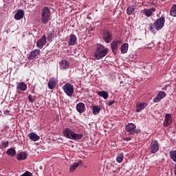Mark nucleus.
Wrapping results in <instances>:
<instances>
[{
    "instance_id": "nucleus-29",
    "label": "nucleus",
    "mask_w": 176,
    "mask_h": 176,
    "mask_svg": "<svg viewBox=\"0 0 176 176\" xmlns=\"http://www.w3.org/2000/svg\"><path fill=\"white\" fill-rule=\"evenodd\" d=\"M7 155L8 156H11V157H13L14 156H16V150L13 148H10L7 151Z\"/></svg>"
},
{
    "instance_id": "nucleus-23",
    "label": "nucleus",
    "mask_w": 176,
    "mask_h": 176,
    "mask_svg": "<svg viewBox=\"0 0 176 176\" xmlns=\"http://www.w3.org/2000/svg\"><path fill=\"white\" fill-rule=\"evenodd\" d=\"M85 103L83 102H79L76 105V110L79 112V113H83L85 112Z\"/></svg>"
},
{
    "instance_id": "nucleus-42",
    "label": "nucleus",
    "mask_w": 176,
    "mask_h": 176,
    "mask_svg": "<svg viewBox=\"0 0 176 176\" xmlns=\"http://www.w3.org/2000/svg\"><path fill=\"white\" fill-rule=\"evenodd\" d=\"M113 173H116V170H113Z\"/></svg>"
},
{
    "instance_id": "nucleus-21",
    "label": "nucleus",
    "mask_w": 176,
    "mask_h": 176,
    "mask_svg": "<svg viewBox=\"0 0 176 176\" xmlns=\"http://www.w3.org/2000/svg\"><path fill=\"white\" fill-rule=\"evenodd\" d=\"M16 89L22 90V91H25L27 90V84L24 82H16Z\"/></svg>"
},
{
    "instance_id": "nucleus-11",
    "label": "nucleus",
    "mask_w": 176,
    "mask_h": 176,
    "mask_svg": "<svg viewBox=\"0 0 176 176\" xmlns=\"http://www.w3.org/2000/svg\"><path fill=\"white\" fill-rule=\"evenodd\" d=\"M155 12H156V8H151L150 9L144 8V10H142V13H144V14L146 15V17H151V16H152V14H153Z\"/></svg>"
},
{
    "instance_id": "nucleus-13",
    "label": "nucleus",
    "mask_w": 176,
    "mask_h": 176,
    "mask_svg": "<svg viewBox=\"0 0 176 176\" xmlns=\"http://www.w3.org/2000/svg\"><path fill=\"white\" fill-rule=\"evenodd\" d=\"M166 97V93L164 91H159L157 96L153 99L154 102H159L160 100H163Z\"/></svg>"
},
{
    "instance_id": "nucleus-3",
    "label": "nucleus",
    "mask_w": 176,
    "mask_h": 176,
    "mask_svg": "<svg viewBox=\"0 0 176 176\" xmlns=\"http://www.w3.org/2000/svg\"><path fill=\"white\" fill-rule=\"evenodd\" d=\"M52 16V13L50 9L48 7H44L42 10L41 13V21L43 24H47L50 17Z\"/></svg>"
},
{
    "instance_id": "nucleus-32",
    "label": "nucleus",
    "mask_w": 176,
    "mask_h": 176,
    "mask_svg": "<svg viewBox=\"0 0 176 176\" xmlns=\"http://www.w3.org/2000/svg\"><path fill=\"white\" fill-rule=\"evenodd\" d=\"M123 157H124L123 153H118L116 157V162H118V163H122L123 162Z\"/></svg>"
},
{
    "instance_id": "nucleus-41",
    "label": "nucleus",
    "mask_w": 176,
    "mask_h": 176,
    "mask_svg": "<svg viewBox=\"0 0 176 176\" xmlns=\"http://www.w3.org/2000/svg\"><path fill=\"white\" fill-rule=\"evenodd\" d=\"M9 113H10V111H9V110L4 111V115H9Z\"/></svg>"
},
{
    "instance_id": "nucleus-28",
    "label": "nucleus",
    "mask_w": 176,
    "mask_h": 176,
    "mask_svg": "<svg viewBox=\"0 0 176 176\" xmlns=\"http://www.w3.org/2000/svg\"><path fill=\"white\" fill-rule=\"evenodd\" d=\"M98 95L100 97H102V98H104V100H107V98H108V96H109L108 91H100L98 92Z\"/></svg>"
},
{
    "instance_id": "nucleus-12",
    "label": "nucleus",
    "mask_w": 176,
    "mask_h": 176,
    "mask_svg": "<svg viewBox=\"0 0 176 176\" xmlns=\"http://www.w3.org/2000/svg\"><path fill=\"white\" fill-rule=\"evenodd\" d=\"M78 38L75 34H70L69 41L67 43L68 46H74L76 43Z\"/></svg>"
},
{
    "instance_id": "nucleus-37",
    "label": "nucleus",
    "mask_w": 176,
    "mask_h": 176,
    "mask_svg": "<svg viewBox=\"0 0 176 176\" xmlns=\"http://www.w3.org/2000/svg\"><path fill=\"white\" fill-rule=\"evenodd\" d=\"M28 100L30 102H35V98H32V95L28 96Z\"/></svg>"
},
{
    "instance_id": "nucleus-34",
    "label": "nucleus",
    "mask_w": 176,
    "mask_h": 176,
    "mask_svg": "<svg viewBox=\"0 0 176 176\" xmlns=\"http://www.w3.org/2000/svg\"><path fill=\"white\" fill-rule=\"evenodd\" d=\"M8 146H9V141L3 142L1 144V149H6V148H8Z\"/></svg>"
},
{
    "instance_id": "nucleus-33",
    "label": "nucleus",
    "mask_w": 176,
    "mask_h": 176,
    "mask_svg": "<svg viewBox=\"0 0 176 176\" xmlns=\"http://www.w3.org/2000/svg\"><path fill=\"white\" fill-rule=\"evenodd\" d=\"M47 41H49V42H52V40L54 38V33L53 32L50 33H47Z\"/></svg>"
},
{
    "instance_id": "nucleus-5",
    "label": "nucleus",
    "mask_w": 176,
    "mask_h": 176,
    "mask_svg": "<svg viewBox=\"0 0 176 176\" xmlns=\"http://www.w3.org/2000/svg\"><path fill=\"white\" fill-rule=\"evenodd\" d=\"M166 23V18L164 16H161L157 19L154 23V27L157 31H160L163 27H164V23Z\"/></svg>"
},
{
    "instance_id": "nucleus-39",
    "label": "nucleus",
    "mask_w": 176,
    "mask_h": 176,
    "mask_svg": "<svg viewBox=\"0 0 176 176\" xmlns=\"http://www.w3.org/2000/svg\"><path fill=\"white\" fill-rule=\"evenodd\" d=\"M123 140L124 141H131V137H126V138H123Z\"/></svg>"
},
{
    "instance_id": "nucleus-8",
    "label": "nucleus",
    "mask_w": 176,
    "mask_h": 176,
    "mask_svg": "<svg viewBox=\"0 0 176 176\" xmlns=\"http://www.w3.org/2000/svg\"><path fill=\"white\" fill-rule=\"evenodd\" d=\"M150 151L151 153H156V152L159 151V142H157V140H153L151 142Z\"/></svg>"
},
{
    "instance_id": "nucleus-6",
    "label": "nucleus",
    "mask_w": 176,
    "mask_h": 176,
    "mask_svg": "<svg viewBox=\"0 0 176 176\" xmlns=\"http://www.w3.org/2000/svg\"><path fill=\"white\" fill-rule=\"evenodd\" d=\"M63 90L69 97H72L74 90V85L67 82L63 86Z\"/></svg>"
},
{
    "instance_id": "nucleus-38",
    "label": "nucleus",
    "mask_w": 176,
    "mask_h": 176,
    "mask_svg": "<svg viewBox=\"0 0 176 176\" xmlns=\"http://www.w3.org/2000/svg\"><path fill=\"white\" fill-rule=\"evenodd\" d=\"M114 103H115V100H109L107 102L108 105H109L110 107H111V105H112Z\"/></svg>"
},
{
    "instance_id": "nucleus-4",
    "label": "nucleus",
    "mask_w": 176,
    "mask_h": 176,
    "mask_svg": "<svg viewBox=\"0 0 176 176\" xmlns=\"http://www.w3.org/2000/svg\"><path fill=\"white\" fill-rule=\"evenodd\" d=\"M125 130L129 133V135H134V134H138L141 133L140 129H137V126L134 123H129L125 126Z\"/></svg>"
},
{
    "instance_id": "nucleus-16",
    "label": "nucleus",
    "mask_w": 176,
    "mask_h": 176,
    "mask_svg": "<svg viewBox=\"0 0 176 176\" xmlns=\"http://www.w3.org/2000/svg\"><path fill=\"white\" fill-rule=\"evenodd\" d=\"M28 137H29L30 140L32 141H34V142L36 141H39L41 137L38 135L36 133L34 132H31L28 135Z\"/></svg>"
},
{
    "instance_id": "nucleus-2",
    "label": "nucleus",
    "mask_w": 176,
    "mask_h": 176,
    "mask_svg": "<svg viewBox=\"0 0 176 176\" xmlns=\"http://www.w3.org/2000/svg\"><path fill=\"white\" fill-rule=\"evenodd\" d=\"M109 49L106 48L104 45L99 44L94 53V57L96 60H101L108 54Z\"/></svg>"
},
{
    "instance_id": "nucleus-10",
    "label": "nucleus",
    "mask_w": 176,
    "mask_h": 176,
    "mask_svg": "<svg viewBox=\"0 0 176 176\" xmlns=\"http://www.w3.org/2000/svg\"><path fill=\"white\" fill-rule=\"evenodd\" d=\"M171 123H173V117L171 116V114H166L164 121V127H168V126H170Z\"/></svg>"
},
{
    "instance_id": "nucleus-20",
    "label": "nucleus",
    "mask_w": 176,
    "mask_h": 176,
    "mask_svg": "<svg viewBox=\"0 0 176 176\" xmlns=\"http://www.w3.org/2000/svg\"><path fill=\"white\" fill-rule=\"evenodd\" d=\"M39 53H41V50L36 49L34 50H33L32 52H30V55H29V60H32L34 58H35V57H36L38 56V54H39Z\"/></svg>"
},
{
    "instance_id": "nucleus-7",
    "label": "nucleus",
    "mask_w": 176,
    "mask_h": 176,
    "mask_svg": "<svg viewBox=\"0 0 176 176\" xmlns=\"http://www.w3.org/2000/svg\"><path fill=\"white\" fill-rule=\"evenodd\" d=\"M102 38L106 43H111L112 41V33L108 30H103L102 32Z\"/></svg>"
},
{
    "instance_id": "nucleus-15",
    "label": "nucleus",
    "mask_w": 176,
    "mask_h": 176,
    "mask_svg": "<svg viewBox=\"0 0 176 176\" xmlns=\"http://www.w3.org/2000/svg\"><path fill=\"white\" fill-rule=\"evenodd\" d=\"M169 156L173 160V162H175V175H176V150H173L169 152Z\"/></svg>"
},
{
    "instance_id": "nucleus-9",
    "label": "nucleus",
    "mask_w": 176,
    "mask_h": 176,
    "mask_svg": "<svg viewBox=\"0 0 176 176\" xmlns=\"http://www.w3.org/2000/svg\"><path fill=\"white\" fill-rule=\"evenodd\" d=\"M46 45V35H43L42 37L37 41L36 46L38 49H43Z\"/></svg>"
},
{
    "instance_id": "nucleus-30",
    "label": "nucleus",
    "mask_w": 176,
    "mask_h": 176,
    "mask_svg": "<svg viewBox=\"0 0 176 176\" xmlns=\"http://www.w3.org/2000/svg\"><path fill=\"white\" fill-rule=\"evenodd\" d=\"M92 109L94 115H98L100 111H101V107L100 106H93Z\"/></svg>"
},
{
    "instance_id": "nucleus-22",
    "label": "nucleus",
    "mask_w": 176,
    "mask_h": 176,
    "mask_svg": "<svg viewBox=\"0 0 176 176\" xmlns=\"http://www.w3.org/2000/svg\"><path fill=\"white\" fill-rule=\"evenodd\" d=\"M27 156V153L22 151L16 155V160H25Z\"/></svg>"
},
{
    "instance_id": "nucleus-35",
    "label": "nucleus",
    "mask_w": 176,
    "mask_h": 176,
    "mask_svg": "<svg viewBox=\"0 0 176 176\" xmlns=\"http://www.w3.org/2000/svg\"><path fill=\"white\" fill-rule=\"evenodd\" d=\"M20 176H33L32 173L30 171H26L23 174L21 175Z\"/></svg>"
},
{
    "instance_id": "nucleus-25",
    "label": "nucleus",
    "mask_w": 176,
    "mask_h": 176,
    "mask_svg": "<svg viewBox=\"0 0 176 176\" xmlns=\"http://www.w3.org/2000/svg\"><path fill=\"white\" fill-rule=\"evenodd\" d=\"M147 104L145 102L140 103L136 105V112H140L143 109H145L146 108Z\"/></svg>"
},
{
    "instance_id": "nucleus-36",
    "label": "nucleus",
    "mask_w": 176,
    "mask_h": 176,
    "mask_svg": "<svg viewBox=\"0 0 176 176\" xmlns=\"http://www.w3.org/2000/svg\"><path fill=\"white\" fill-rule=\"evenodd\" d=\"M148 30L149 31H153V30H155V25L154 23H150L149 26H148Z\"/></svg>"
},
{
    "instance_id": "nucleus-31",
    "label": "nucleus",
    "mask_w": 176,
    "mask_h": 176,
    "mask_svg": "<svg viewBox=\"0 0 176 176\" xmlns=\"http://www.w3.org/2000/svg\"><path fill=\"white\" fill-rule=\"evenodd\" d=\"M170 14L173 16V17H176V5L174 4L170 11Z\"/></svg>"
},
{
    "instance_id": "nucleus-17",
    "label": "nucleus",
    "mask_w": 176,
    "mask_h": 176,
    "mask_svg": "<svg viewBox=\"0 0 176 176\" xmlns=\"http://www.w3.org/2000/svg\"><path fill=\"white\" fill-rule=\"evenodd\" d=\"M24 17V11L23 10H19L14 14V19L15 20H21Z\"/></svg>"
},
{
    "instance_id": "nucleus-19",
    "label": "nucleus",
    "mask_w": 176,
    "mask_h": 176,
    "mask_svg": "<svg viewBox=\"0 0 176 176\" xmlns=\"http://www.w3.org/2000/svg\"><path fill=\"white\" fill-rule=\"evenodd\" d=\"M60 69H67V68L69 67V62L67 60H63L59 63Z\"/></svg>"
},
{
    "instance_id": "nucleus-26",
    "label": "nucleus",
    "mask_w": 176,
    "mask_h": 176,
    "mask_svg": "<svg viewBox=\"0 0 176 176\" xmlns=\"http://www.w3.org/2000/svg\"><path fill=\"white\" fill-rule=\"evenodd\" d=\"M120 49H121V53L122 54H126V53H127V52L129 50V43H123L121 45Z\"/></svg>"
},
{
    "instance_id": "nucleus-1",
    "label": "nucleus",
    "mask_w": 176,
    "mask_h": 176,
    "mask_svg": "<svg viewBox=\"0 0 176 176\" xmlns=\"http://www.w3.org/2000/svg\"><path fill=\"white\" fill-rule=\"evenodd\" d=\"M63 134L64 137H66V138H69V140H74V141L82 140L83 138V134L76 133L69 128H65L63 131Z\"/></svg>"
},
{
    "instance_id": "nucleus-18",
    "label": "nucleus",
    "mask_w": 176,
    "mask_h": 176,
    "mask_svg": "<svg viewBox=\"0 0 176 176\" xmlns=\"http://www.w3.org/2000/svg\"><path fill=\"white\" fill-rule=\"evenodd\" d=\"M120 41H113L111 44V50L112 52L114 54H116V53L118 52V43H120Z\"/></svg>"
},
{
    "instance_id": "nucleus-27",
    "label": "nucleus",
    "mask_w": 176,
    "mask_h": 176,
    "mask_svg": "<svg viewBox=\"0 0 176 176\" xmlns=\"http://www.w3.org/2000/svg\"><path fill=\"white\" fill-rule=\"evenodd\" d=\"M135 11V5H132L131 6H129L127 9H126V14L129 16H131V14H133L134 12Z\"/></svg>"
},
{
    "instance_id": "nucleus-24",
    "label": "nucleus",
    "mask_w": 176,
    "mask_h": 176,
    "mask_svg": "<svg viewBox=\"0 0 176 176\" xmlns=\"http://www.w3.org/2000/svg\"><path fill=\"white\" fill-rule=\"evenodd\" d=\"M82 164H83L82 160H79L78 162L74 163L72 166H70V173H73V171H75V169L79 166H82Z\"/></svg>"
},
{
    "instance_id": "nucleus-43",
    "label": "nucleus",
    "mask_w": 176,
    "mask_h": 176,
    "mask_svg": "<svg viewBox=\"0 0 176 176\" xmlns=\"http://www.w3.org/2000/svg\"><path fill=\"white\" fill-rule=\"evenodd\" d=\"M73 1H76V0H73Z\"/></svg>"
},
{
    "instance_id": "nucleus-14",
    "label": "nucleus",
    "mask_w": 176,
    "mask_h": 176,
    "mask_svg": "<svg viewBox=\"0 0 176 176\" xmlns=\"http://www.w3.org/2000/svg\"><path fill=\"white\" fill-rule=\"evenodd\" d=\"M56 83H57V80L56 78H51L50 81L48 82V88L50 90H53V89H56Z\"/></svg>"
},
{
    "instance_id": "nucleus-40",
    "label": "nucleus",
    "mask_w": 176,
    "mask_h": 176,
    "mask_svg": "<svg viewBox=\"0 0 176 176\" xmlns=\"http://www.w3.org/2000/svg\"><path fill=\"white\" fill-rule=\"evenodd\" d=\"M120 86L121 87H124V86H126V83L123 82V81H120Z\"/></svg>"
}]
</instances>
